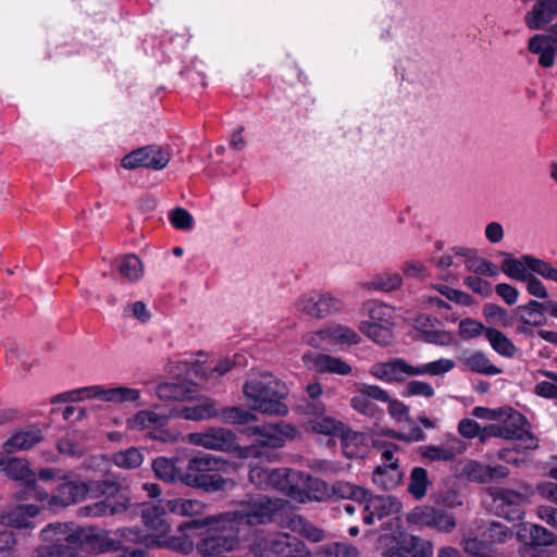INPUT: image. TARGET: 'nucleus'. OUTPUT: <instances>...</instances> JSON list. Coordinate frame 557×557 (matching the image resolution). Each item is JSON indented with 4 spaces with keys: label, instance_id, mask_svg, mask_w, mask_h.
Here are the masks:
<instances>
[{
    "label": "nucleus",
    "instance_id": "f257e3e1",
    "mask_svg": "<svg viewBox=\"0 0 557 557\" xmlns=\"http://www.w3.org/2000/svg\"><path fill=\"white\" fill-rule=\"evenodd\" d=\"M292 509L289 502L259 495L237 503L233 509L202 520L181 523L178 531L189 528L207 527V531L197 544L198 553L203 557H213L231 553L239 547L242 525H258L277 521Z\"/></svg>",
    "mask_w": 557,
    "mask_h": 557
},
{
    "label": "nucleus",
    "instance_id": "f03ea898",
    "mask_svg": "<svg viewBox=\"0 0 557 557\" xmlns=\"http://www.w3.org/2000/svg\"><path fill=\"white\" fill-rule=\"evenodd\" d=\"M40 537L45 543L38 549L40 557H69L84 548L102 554L114 552L117 545L113 541V531L74 523H50L41 530Z\"/></svg>",
    "mask_w": 557,
    "mask_h": 557
},
{
    "label": "nucleus",
    "instance_id": "7ed1b4c3",
    "mask_svg": "<svg viewBox=\"0 0 557 557\" xmlns=\"http://www.w3.org/2000/svg\"><path fill=\"white\" fill-rule=\"evenodd\" d=\"M243 394L253 411L280 417L288 412V406L284 401L288 387L272 373L262 372L248 379L243 385Z\"/></svg>",
    "mask_w": 557,
    "mask_h": 557
},
{
    "label": "nucleus",
    "instance_id": "20e7f679",
    "mask_svg": "<svg viewBox=\"0 0 557 557\" xmlns=\"http://www.w3.org/2000/svg\"><path fill=\"white\" fill-rule=\"evenodd\" d=\"M169 510L164 500L158 504H145L141 509L144 525L148 529L146 533L153 541V547H165L173 550L189 553L193 543L185 536L169 535L171 522L168 520Z\"/></svg>",
    "mask_w": 557,
    "mask_h": 557
},
{
    "label": "nucleus",
    "instance_id": "39448f33",
    "mask_svg": "<svg viewBox=\"0 0 557 557\" xmlns=\"http://www.w3.org/2000/svg\"><path fill=\"white\" fill-rule=\"evenodd\" d=\"M34 499L42 509L58 510L73 504L82 503L94 491V482L85 483L72 480L70 473L65 474L51 493L41 486H33Z\"/></svg>",
    "mask_w": 557,
    "mask_h": 557
},
{
    "label": "nucleus",
    "instance_id": "423d86ee",
    "mask_svg": "<svg viewBox=\"0 0 557 557\" xmlns=\"http://www.w3.org/2000/svg\"><path fill=\"white\" fill-rule=\"evenodd\" d=\"M503 412L500 419L484 428L485 435L520 441L524 449L536 448L539 441L530 432L525 417L512 408H503Z\"/></svg>",
    "mask_w": 557,
    "mask_h": 557
},
{
    "label": "nucleus",
    "instance_id": "0eeeda50",
    "mask_svg": "<svg viewBox=\"0 0 557 557\" xmlns=\"http://www.w3.org/2000/svg\"><path fill=\"white\" fill-rule=\"evenodd\" d=\"M91 493H95V496L102 495L106 498L81 508V515L85 517L98 518L107 515H119L127 510L131 505L129 497L114 482H94V491Z\"/></svg>",
    "mask_w": 557,
    "mask_h": 557
},
{
    "label": "nucleus",
    "instance_id": "6e6552de",
    "mask_svg": "<svg viewBox=\"0 0 557 557\" xmlns=\"http://www.w3.org/2000/svg\"><path fill=\"white\" fill-rule=\"evenodd\" d=\"M382 557H433L432 542L407 532L380 536Z\"/></svg>",
    "mask_w": 557,
    "mask_h": 557
},
{
    "label": "nucleus",
    "instance_id": "1a4fd4ad",
    "mask_svg": "<svg viewBox=\"0 0 557 557\" xmlns=\"http://www.w3.org/2000/svg\"><path fill=\"white\" fill-rule=\"evenodd\" d=\"M298 311L315 319H323L339 313L345 308V301L332 292L312 290L301 295L295 302Z\"/></svg>",
    "mask_w": 557,
    "mask_h": 557
},
{
    "label": "nucleus",
    "instance_id": "9d476101",
    "mask_svg": "<svg viewBox=\"0 0 557 557\" xmlns=\"http://www.w3.org/2000/svg\"><path fill=\"white\" fill-rule=\"evenodd\" d=\"M306 547L296 536L288 533H277L270 536L257 537L250 545V552L257 557H282Z\"/></svg>",
    "mask_w": 557,
    "mask_h": 557
},
{
    "label": "nucleus",
    "instance_id": "9b49d317",
    "mask_svg": "<svg viewBox=\"0 0 557 557\" xmlns=\"http://www.w3.org/2000/svg\"><path fill=\"white\" fill-rule=\"evenodd\" d=\"M168 417L152 410H140L126 421L127 429L132 431H148L151 438L163 442H174L181 437V433L165 429Z\"/></svg>",
    "mask_w": 557,
    "mask_h": 557
},
{
    "label": "nucleus",
    "instance_id": "f8f14e48",
    "mask_svg": "<svg viewBox=\"0 0 557 557\" xmlns=\"http://www.w3.org/2000/svg\"><path fill=\"white\" fill-rule=\"evenodd\" d=\"M299 474L296 470L288 468L270 469L265 467H253L249 472V481L258 488L278 490L288 496L290 484L295 482Z\"/></svg>",
    "mask_w": 557,
    "mask_h": 557
},
{
    "label": "nucleus",
    "instance_id": "ddd939ff",
    "mask_svg": "<svg viewBox=\"0 0 557 557\" xmlns=\"http://www.w3.org/2000/svg\"><path fill=\"white\" fill-rule=\"evenodd\" d=\"M409 523L420 528L428 527L438 532L450 533L456 528V519L453 513L432 506H418L407 517Z\"/></svg>",
    "mask_w": 557,
    "mask_h": 557
},
{
    "label": "nucleus",
    "instance_id": "4468645a",
    "mask_svg": "<svg viewBox=\"0 0 557 557\" xmlns=\"http://www.w3.org/2000/svg\"><path fill=\"white\" fill-rule=\"evenodd\" d=\"M113 541L117 542L114 552H120L121 557H145L146 548L153 547V541L139 529H116L113 531Z\"/></svg>",
    "mask_w": 557,
    "mask_h": 557
},
{
    "label": "nucleus",
    "instance_id": "2eb2a0df",
    "mask_svg": "<svg viewBox=\"0 0 557 557\" xmlns=\"http://www.w3.org/2000/svg\"><path fill=\"white\" fill-rule=\"evenodd\" d=\"M296 473L299 474L300 478L290 484L288 494V497L293 500L306 504L310 502H323L330 497L331 491L324 481L297 470Z\"/></svg>",
    "mask_w": 557,
    "mask_h": 557
},
{
    "label": "nucleus",
    "instance_id": "dca6fc26",
    "mask_svg": "<svg viewBox=\"0 0 557 557\" xmlns=\"http://www.w3.org/2000/svg\"><path fill=\"white\" fill-rule=\"evenodd\" d=\"M185 438L195 446L224 453L232 451L237 440L235 433L225 428H208L201 432L189 433Z\"/></svg>",
    "mask_w": 557,
    "mask_h": 557
},
{
    "label": "nucleus",
    "instance_id": "f3484780",
    "mask_svg": "<svg viewBox=\"0 0 557 557\" xmlns=\"http://www.w3.org/2000/svg\"><path fill=\"white\" fill-rule=\"evenodd\" d=\"M169 162L170 153L166 150L156 146H147L126 154L122 159L121 165L127 170L137 168L162 170Z\"/></svg>",
    "mask_w": 557,
    "mask_h": 557
},
{
    "label": "nucleus",
    "instance_id": "a211bd4d",
    "mask_svg": "<svg viewBox=\"0 0 557 557\" xmlns=\"http://www.w3.org/2000/svg\"><path fill=\"white\" fill-rule=\"evenodd\" d=\"M373 400H388V393L377 385L361 383L357 385V393L351 397L350 406L366 417L379 418L382 410Z\"/></svg>",
    "mask_w": 557,
    "mask_h": 557
},
{
    "label": "nucleus",
    "instance_id": "6ab92c4d",
    "mask_svg": "<svg viewBox=\"0 0 557 557\" xmlns=\"http://www.w3.org/2000/svg\"><path fill=\"white\" fill-rule=\"evenodd\" d=\"M308 414L312 416L307 422V429L315 434L338 437L345 431V424L325 414V405L320 401L308 404Z\"/></svg>",
    "mask_w": 557,
    "mask_h": 557
},
{
    "label": "nucleus",
    "instance_id": "aec40b11",
    "mask_svg": "<svg viewBox=\"0 0 557 557\" xmlns=\"http://www.w3.org/2000/svg\"><path fill=\"white\" fill-rule=\"evenodd\" d=\"M248 435H259L262 447L280 448L286 441L296 438L298 431L287 423H274L262 426L249 428L245 431Z\"/></svg>",
    "mask_w": 557,
    "mask_h": 557
},
{
    "label": "nucleus",
    "instance_id": "412c9836",
    "mask_svg": "<svg viewBox=\"0 0 557 557\" xmlns=\"http://www.w3.org/2000/svg\"><path fill=\"white\" fill-rule=\"evenodd\" d=\"M490 494L499 516L510 521L522 518L523 510L521 506L524 503V496L521 493L504 487H492Z\"/></svg>",
    "mask_w": 557,
    "mask_h": 557
},
{
    "label": "nucleus",
    "instance_id": "4be33fe9",
    "mask_svg": "<svg viewBox=\"0 0 557 557\" xmlns=\"http://www.w3.org/2000/svg\"><path fill=\"white\" fill-rule=\"evenodd\" d=\"M370 374L385 383L404 382L409 376H414V366L401 358H394L384 362H375L369 370Z\"/></svg>",
    "mask_w": 557,
    "mask_h": 557
},
{
    "label": "nucleus",
    "instance_id": "5701e85b",
    "mask_svg": "<svg viewBox=\"0 0 557 557\" xmlns=\"http://www.w3.org/2000/svg\"><path fill=\"white\" fill-rule=\"evenodd\" d=\"M302 362L309 370L322 374L327 373L345 376L352 371L351 366L345 360L327 354L305 352L302 355Z\"/></svg>",
    "mask_w": 557,
    "mask_h": 557
},
{
    "label": "nucleus",
    "instance_id": "b1692460",
    "mask_svg": "<svg viewBox=\"0 0 557 557\" xmlns=\"http://www.w3.org/2000/svg\"><path fill=\"white\" fill-rule=\"evenodd\" d=\"M5 474L15 481H20L24 486L25 498L34 499L33 486H40L36 481V474L29 468L28 462L25 459L11 458L7 461L3 468ZM18 500H23L24 497L17 496Z\"/></svg>",
    "mask_w": 557,
    "mask_h": 557
},
{
    "label": "nucleus",
    "instance_id": "393cba45",
    "mask_svg": "<svg viewBox=\"0 0 557 557\" xmlns=\"http://www.w3.org/2000/svg\"><path fill=\"white\" fill-rule=\"evenodd\" d=\"M360 508L366 512L363 516L364 523L372 524L375 518L382 519L383 517L398 513L401 504L392 496H375L367 498V503L362 504Z\"/></svg>",
    "mask_w": 557,
    "mask_h": 557
},
{
    "label": "nucleus",
    "instance_id": "a878e982",
    "mask_svg": "<svg viewBox=\"0 0 557 557\" xmlns=\"http://www.w3.org/2000/svg\"><path fill=\"white\" fill-rule=\"evenodd\" d=\"M466 450V444L456 436H448L441 445H425L420 447L422 457L431 461H451L458 454Z\"/></svg>",
    "mask_w": 557,
    "mask_h": 557
},
{
    "label": "nucleus",
    "instance_id": "bb28decb",
    "mask_svg": "<svg viewBox=\"0 0 557 557\" xmlns=\"http://www.w3.org/2000/svg\"><path fill=\"white\" fill-rule=\"evenodd\" d=\"M557 14V0H537L532 10L524 16L525 25L530 29H542L550 23Z\"/></svg>",
    "mask_w": 557,
    "mask_h": 557
},
{
    "label": "nucleus",
    "instance_id": "cd10ccee",
    "mask_svg": "<svg viewBox=\"0 0 557 557\" xmlns=\"http://www.w3.org/2000/svg\"><path fill=\"white\" fill-rule=\"evenodd\" d=\"M41 506L20 505L12 510L0 515V523L12 528L33 529V519L40 512Z\"/></svg>",
    "mask_w": 557,
    "mask_h": 557
},
{
    "label": "nucleus",
    "instance_id": "c85d7f7f",
    "mask_svg": "<svg viewBox=\"0 0 557 557\" xmlns=\"http://www.w3.org/2000/svg\"><path fill=\"white\" fill-rule=\"evenodd\" d=\"M185 485L189 487L201 488L209 493L230 490L235 482L228 478H223L215 472H209L206 475L195 476L187 474L184 479Z\"/></svg>",
    "mask_w": 557,
    "mask_h": 557
},
{
    "label": "nucleus",
    "instance_id": "c756f323",
    "mask_svg": "<svg viewBox=\"0 0 557 557\" xmlns=\"http://www.w3.org/2000/svg\"><path fill=\"white\" fill-rule=\"evenodd\" d=\"M164 502L169 512L180 517L193 518L201 516L206 510V504L198 499L173 497Z\"/></svg>",
    "mask_w": 557,
    "mask_h": 557
},
{
    "label": "nucleus",
    "instance_id": "7c9ffc66",
    "mask_svg": "<svg viewBox=\"0 0 557 557\" xmlns=\"http://www.w3.org/2000/svg\"><path fill=\"white\" fill-rule=\"evenodd\" d=\"M178 461V458L158 457L152 462V470L158 479L166 483L180 482L185 485L184 479L187 474L177 467Z\"/></svg>",
    "mask_w": 557,
    "mask_h": 557
},
{
    "label": "nucleus",
    "instance_id": "2f4dec72",
    "mask_svg": "<svg viewBox=\"0 0 557 557\" xmlns=\"http://www.w3.org/2000/svg\"><path fill=\"white\" fill-rule=\"evenodd\" d=\"M533 256L524 255L520 258H515L511 255H505L502 262L500 270L508 277L517 281H524L531 274Z\"/></svg>",
    "mask_w": 557,
    "mask_h": 557
},
{
    "label": "nucleus",
    "instance_id": "473e14b6",
    "mask_svg": "<svg viewBox=\"0 0 557 557\" xmlns=\"http://www.w3.org/2000/svg\"><path fill=\"white\" fill-rule=\"evenodd\" d=\"M227 466V462L220 457L211 455L195 456L189 459L187 469L184 474H191L195 476L206 475L209 472H216L223 470Z\"/></svg>",
    "mask_w": 557,
    "mask_h": 557
},
{
    "label": "nucleus",
    "instance_id": "72a5a7b5",
    "mask_svg": "<svg viewBox=\"0 0 557 557\" xmlns=\"http://www.w3.org/2000/svg\"><path fill=\"white\" fill-rule=\"evenodd\" d=\"M460 360L468 370L475 373L484 375H497L502 373V369L496 367L482 351L465 354Z\"/></svg>",
    "mask_w": 557,
    "mask_h": 557
},
{
    "label": "nucleus",
    "instance_id": "f704fd0d",
    "mask_svg": "<svg viewBox=\"0 0 557 557\" xmlns=\"http://www.w3.org/2000/svg\"><path fill=\"white\" fill-rule=\"evenodd\" d=\"M403 479V472L396 462L391 465H379L373 471V483L384 491L396 487Z\"/></svg>",
    "mask_w": 557,
    "mask_h": 557
},
{
    "label": "nucleus",
    "instance_id": "c9c22d12",
    "mask_svg": "<svg viewBox=\"0 0 557 557\" xmlns=\"http://www.w3.org/2000/svg\"><path fill=\"white\" fill-rule=\"evenodd\" d=\"M344 455L349 458H360L367 454V445L362 433L351 431L345 425V431L339 434Z\"/></svg>",
    "mask_w": 557,
    "mask_h": 557
},
{
    "label": "nucleus",
    "instance_id": "e433bc0d",
    "mask_svg": "<svg viewBox=\"0 0 557 557\" xmlns=\"http://www.w3.org/2000/svg\"><path fill=\"white\" fill-rule=\"evenodd\" d=\"M180 416L186 420L201 421L209 420L219 416L216 404L212 399H205L196 405L183 406L180 409Z\"/></svg>",
    "mask_w": 557,
    "mask_h": 557
},
{
    "label": "nucleus",
    "instance_id": "4c0bfd02",
    "mask_svg": "<svg viewBox=\"0 0 557 557\" xmlns=\"http://www.w3.org/2000/svg\"><path fill=\"white\" fill-rule=\"evenodd\" d=\"M41 440V431L36 428H30L12 435L3 444V448L7 453H12L20 449H29L38 444Z\"/></svg>",
    "mask_w": 557,
    "mask_h": 557
},
{
    "label": "nucleus",
    "instance_id": "58836bf2",
    "mask_svg": "<svg viewBox=\"0 0 557 557\" xmlns=\"http://www.w3.org/2000/svg\"><path fill=\"white\" fill-rule=\"evenodd\" d=\"M321 334L329 338L330 344L357 345L360 342L359 334L349 326L332 324L321 329Z\"/></svg>",
    "mask_w": 557,
    "mask_h": 557
},
{
    "label": "nucleus",
    "instance_id": "ea45409f",
    "mask_svg": "<svg viewBox=\"0 0 557 557\" xmlns=\"http://www.w3.org/2000/svg\"><path fill=\"white\" fill-rule=\"evenodd\" d=\"M484 336L491 347L503 357L512 358L518 352V348L512 341L499 330L488 327L484 331Z\"/></svg>",
    "mask_w": 557,
    "mask_h": 557
},
{
    "label": "nucleus",
    "instance_id": "a19ab883",
    "mask_svg": "<svg viewBox=\"0 0 557 557\" xmlns=\"http://www.w3.org/2000/svg\"><path fill=\"white\" fill-rule=\"evenodd\" d=\"M370 323H380L393 326L395 324L396 310L394 307L376 300H370L364 304Z\"/></svg>",
    "mask_w": 557,
    "mask_h": 557
},
{
    "label": "nucleus",
    "instance_id": "79ce46f5",
    "mask_svg": "<svg viewBox=\"0 0 557 557\" xmlns=\"http://www.w3.org/2000/svg\"><path fill=\"white\" fill-rule=\"evenodd\" d=\"M57 447L63 455L83 456L86 451V436L81 432H69L58 442Z\"/></svg>",
    "mask_w": 557,
    "mask_h": 557
},
{
    "label": "nucleus",
    "instance_id": "37998d69",
    "mask_svg": "<svg viewBox=\"0 0 557 557\" xmlns=\"http://www.w3.org/2000/svg\"><path fill=\"white\" fill-rule=\"evenodd\" d=\"M286 528L302 535L311 542H321L324 540V532L301 516H293L288 518Z\"/></svg>",
    "mask_w": 557,
    "mask_h": 557
},
{
    "label": "nucleus",
    "instance_id": "c03bdc74",
    "mask_svg": "<svg viewBox=\"0 0 557 557\" xmlns=\"http://www.w3.org/2000/svg\"><path fill=\"white\" fill-rule=\"evenodd\" d=\"M360 332L374 343L386 346L393 341L392 326L380 323L362 321L359 324Z\"/></svg>",
    "mask_w": 557,
    "mask_h": 557
},
{
    "label": "nucleus",
    "instance_id": "a18cd8bd",
    "mask_svg": "<svg viewBox=\"0 0 557 557\" xmlns=\"http://www.w3.org/2000/svg\"><path fill=\"white\" fill-rule=\"evenodd\" d=\"M544 38L540 35H534L530 38L528 49L531 53L539 55V64L543 67H552L555 63V55L557 50L543 44Z\"/></svg>",
    "mask_w": 557,
    "mask_h": 557
},
{
    "label": "nucleus",
    "instance_id": "49530a36",
    "mask_svg": "<svg viewBox=\"0 0 557 557\" xmlns=\"http://www.w3.org/2000/svg\"><path fill=\"white\" fill-rule=\"evenodd\" d=\"M332 493L341 498L352 499L357 503L358 508L367 500L368 492L358 485L346 481H337L332 485Z\"/></svg>",
    "mask_w": 557,
    "mask_h": 557
},
{
    "label": "nucleus",
    "instance_id": "de8ad7c7",
    "mask_svg": "<svg viewBox=\"0 0 557 557\" xmlns=\"http://www.w3.org/2000/svg\"><path fill=\"white\" fill-rule=\"evenodd\" d=\"M517 310L522 312L519 317L521 323L539 326L542 325L544 321L546 307L545 302L530 300L528 304L519 306Z\"/></svg>",
    "mask_w": 557,
    "mask_h": 557
},
{
    "label": "nucleus",
    "instance_id": "09e8293b",
    "mask_svg": "<svg viewBox=\"0 0 557 557\" xmlns=\"http://www.w3.org/2000/svg\"><path fill=\"white\" fill-rule=\"evenodd\" d=\"M431 481L428 471L421 467H414L409 476L408 492L416 498L422 499L428 492Z\"/></svg>",
    "mask_w": 557,
    "mask_h": 557
},
{
    "label": "nucleus",
    "instance_id": "8fccbe9b",
    "mask_svg": "<svg viewBox=\"0 0 557 557\" xmlns=\"http://www.w3.org/2000/svg\"><path fill=\"white\" fill-rule=\"evenodd\" d=\"M456 363L453 359L441 358L421 366H414V376L430 375L441 376L450 372Z\"/></svg>",
    "mask_w": 557,
    "mask_h": 557
},
{
    "label": "nucleus",
    "instance_id": "3c124183",
    "mask_svg": "<svg viewBox=\"0 0 557 557\" xmlns=\"http://www.w3.org/2000/svg\"><path fill=\"white\" fill-rule=\"evenodd\" d=\"M193 389L182 383H163L157 387V395L166 400H187L191 398Z\"/></svg>",
    "mask_w": 557,
    "mask_h": 557
},
{
    "label": "nucleus",
    "instance_id": "603ef678",
    "mask_svg": "<svg viewBox=\"0 0 557 557\" xmlns=\"http://www.w3.org/2000/svg\"><path fill=\"white\" fill-rule=\"evenodd\" d=\"M119 273L123 278L135 282L143 277L144 265L137 256L127 255L119 263Z\"/></svg>",
    "mask_w": 557,
    "mask_h": 557
},
{
    "label": "nucleus",
    "instance_id": "864d4df0",
    "mask_svg": "<svg viewBox=\"0 0 557 557\" xmlns=\"http://www.w3.org/2000/svg\"><path fill=\"white\" fill-rule=\"evenodd\" d=\"M403 278L400 274L395 272H385L375 275L372 280L366 283L368 288L391 292L400 287Z\"/></svg>",
    "mask_w": 557,
    "mask_h": 557
},
{
    "label": "nucleus",
    "instance_id": "5fc2aeb1",
    "mask_svg": "<svg viewBox=\"0 0 557 557\" xmlns=\"http://www.w3.org/2000/svg\"><path fill=\"white\" fill-rule=\"evenodd\" d=\"M219 416L224 422L238 425L249 424L258 420L255 413L237 406L222 409Z\"/></svg>",
    "mask_w": 557,
    "mask_h": 557
},
{
    "label": "nucleus",
    "instance_id": "6e6d98bb",
    "mask_svg": "<svg viewBox=\"0 0 557 557\" xmlns=\"http://www.w3.org/2000/svg\"><path fill=\"white\" fill-rule=\"evenodd\" d=\"M143 460L141 451L134 447L117 451L112 456L114 465L123 469L137 468L143 463Z\"/></svg>",
    "mask_w": 557,
    "mask_h": 557
},
{
    "label": "nucleus",
    "instance_id": "4d7b16f0",
    "mask_svg": "<svg viewBox=\"0 0 557 557\" xmlns=\"http://www.w3.org/2000/svg\"><path fill=\"white\" fill-rule=\"evenodd\" d=\"M140 397L139 389L126 386L108 387L106 394V403L122 404L136 401Z\"/></svg>",
    "mask_w": 557,
    "mask_h": 557
},
{
    "label": "nucleus",
    "instance_id": "13d9d810",
    "mask_svg": "<svg viewBox=\"0 0 557 557\" xmlns=\"http://www.w3.org/2000/svg\"><path fill=\"white\" fill-rule=\"evenodd\" d=\"M537 373L548 380L537 382L534 387L535 394L544 398H557V372L540 370Z\"/></svg>",
    "mask_w": 557,
    "mask_h": 557
},
{
    "label": "nucleus",
    "instance_id": "bf43d9fd",
    "mask_svg": "<svg viewBox=\"0 0 557 557\" xmlns=\"http://www.w3.org/2000/svg\"><path fill=\"white\" fill-rule=\"evenodd\" d=\"M321 554L324 557H358L359 550L351 544L344 542H333L323 545L320 548Z\"/></svg>",
    "mask_w": 557,
    "mask_h": 557
},
{
    "label": "nucleus",
    "instance_id": "052dcab7",
    "mask_svg": "<svg viewBox=\"0 0 557 557\" xmlns=\"http://www.w3.org/2000/svg\"><path fill=\"white\" fill-rule=\"evenodd\" d=\"M465 264L468 271L474 272L476 274L491 277L498 275V268L496 264H494L490 260L476 258V255H474L472 258L465 260Z\"/></svg>",
    "mask_w": 557,
    "mask_h": 557
},
{
    "label": "nucleus",
    "instance_id": "680f3d73",
    "mask_svg": "<svg viewBox=\"0 0 557 557\" xmlns=\"http://www.w3.org/2000/svg\"><path fill=\"white\" fill-rule=\"evenodd\" d=\"M529 533L532 540L531 544L534 546H550L556 543L555 534L541 525L531 524Z\"/></svg>",
    "mask_w": 557,
    "mask_h": 557
},
{
    "label": "nucleus",
    "instance_id": "e2e57ef3",
    "mask_svg": "<svg viewBox=\"0 0 557 557\" xmlns=\"http://www.w3.org/2000/svg\"><path fill=\"white\" fill-rule=\"evenodd\" d=\"M421 331L424 341L428 343L436 344L440 346H449L454 342L453 334L446 330L423 327Z\"/></svg>",
    "mask_w": 557,
    "mask_h": 557
},
{
    "label": "nucleus",
    "instance_id": "0e129e2a",
    "mask_svg": "<svg viewBox=\"0 0 557 557\" xmlns=\"http://www.w3.org/2000/svg\"><path fill=\"white\" fill-rule=\"evenodd\" d=\"M465 471L468 478L472 481L482 483L491 481L490 466L478 461H469L465 467Z\"/></svg>",
    "mask_w": 557,
    "mask_h": 557
},
{
    "label": "nucleus",
    "instance_id": "69168bd1",
    "mask_svg": "<svg viewBox=\"0 0 557 557\" xmlns=\"http://www.w3.org/2000/svg\"><path fill=\"white\" fill-rule=\"evenodd\" d=\"M434 394L435 391L430 383L418 380L408 382L404 392L405 396H422L425 398H431Z\"/></svg>",
    "mask_w": 557,
    "mask_h": 557
},
{
    "label": "nucleus",
    "instance_id": "338daca9",
    "mask_svg": "<svg viewBox=\"0 0 557 557\" xmlns=\"http://www.w3.org/2000/svg\"><path fill=\"white\" fill-rule=\"evenodd\" d=\"M170 221L175 228L182 231H190L194 226L191 214L183 208L173 210L170 214Z\"/></svg>",
    "mask_w": 557,
    "mask_h": 557
},
{
    "label": "nucleus",
    "instance_id": "774afa93",
    "mask_svg": "<svg viewBox=\"0 0 557 557\" xmlns=\"http://www.w3.org/2000/svg\"><path fill=\"white\" fill-rule=\"evenodd\" d=\"M484 326L481 322L473 319H465L459 323V335L463 339H471L478 337L484 332Z\"/></svg>",
    "mask_w": 557,
    "mask_h": 557
}]
</instances>
